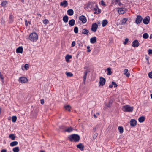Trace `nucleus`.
I'll list each match as a JSON object with an SVG mask.
<instances>
[{
	"instance_id": "nucleus-51",
	"label": "nucleus",
	"mask_w": 152,
	"mask_h": 152,
	"mask_svg": "<svg viewBox=\"0 0 152 152\" xmlns=\"http://www.w3.org/2000/svg\"><path fill=\"white\" fill-rule=\"evenodd\" d=\"M41 103L42 104H43L44 103V101L43 99H41Z\"/></svg>"
},
{
	"instance_id": "nucleus-57",
	"label": "nucleus",
	"mask_w": 152,
	"mask_h": 152,
	"mask_svg": "<svg viewBox=\"0 0 152 152\" xmlns=\"http://www.w3.org/2000/svg\"><path fill=\"white\" fill-rule=\"evenodd\" d=\"M94 116L95 118H97L96 115L95 114H94Z\"/></svg>"
},
{
	"instance_id": "nucleus-34",
	"label": "nucleus",
	"mask_w": 152,
	"mask_h": 152,
	"mask_svg": "<svg viewBox=\"0 0 152 152\" xmlns=\"http://www.w3.org/2000/svg\"><path fill=\"white\" fill-rule=\"evenodd\" d=\"M148 37V34L146 33L142 35V37L144 39H147Z\"/></svg>"
},
{
	"instance_id": "nucleus-38",
	"label": "nucleus",
	"mask_w": 152,
	"mask_h": 152,
	"mask_svg": "<svg viewBox=\"0 0 152 152\" xmlns=\"http://www.w3.org/2000/svg\"><path fill=\"white\" fill-rule=\"evenodd\" d=\"M66 74L68 77H72L73 76V74L70 72H66Z\"/></svg>"
},
{
	"instance_id": "nucleus-50",
	"label": "nucleus",
	"mask_w": 152,
	"mask_h": 152,
	"mask_svg": "<svg viewBox=\"0 0 152 152\" xmlns=\"http://www.w3.org/2000/svg\"><path fill=\"white\" fill-rule=\"evenodd\" d=\"M111 103L112 102H111V101H110L109 103L107 104V106L108 107H110V106L111 104Z\"/></svg>"
},
{
	"instance_id": "nucleus-18",
	"label": "nucleus",
	"mask_w": 152,
	"mask_h": 152,
	"mask_svg": "<svg viewBox=\"0 0 152 152\" xmlns=\"http://www.w3.org/2000/svg\"><path fill=\"white\" fill-rule=\"evenodd\" d=\"M75 24V20L73 19H72L70 20L69 22V24L71 26H73Z\"/></svg>"
},
{
	"instance_id": "nucleus-2",
	"label": "nucleus",
	"mask_w": 152,
	"mask_h": 152,
	"mask_svg": "<svg viewBox=\"0 0 152 152\" xmlns=\"http://www.w3.org/2000/svg\"><path fill=\"white\" fill-rule=\"evenodd\" d=\"M38 35L35 32H33L29 36V39L33 42L36 41L38 39Z\"/></svg>"
},
{
	"instance_id": "nucleus-53",
	"label": "nucleus",
	"mask_w": 152,
	"mask_h": 152,
	"mask_svg": "<svg viewBox=\"0 0 152 152\" xmlns=\"http://www.w3.org/2000/svg\"><path fill=\"white\" fill-rule=\"evenodd\" d=\"M118 5L120 6H121V5H123V4L120 3V0L119 2H118Z\"/></svg>"
},
{
	"instance_id": "nucleus-30",
	"label": "nucleus",
	"mask_w": 152,
	"mask_h": 152,
	"mask_svg": "<svg viewBox=\"0 0 152 152\" xmlns=\"http://www.w3.org/2000/svg\"><path fill=\"white\" fill-rule=\"evenodd\" d=\"M12 150L14 152H19V147H15L13 148Z\"/></svg>"
},
{
	"instance_id": "nucleus-26",
	"label": "nucleus",
	"mask_w": 152,
	"mask_h": 152,
	"mask_svg": "<svg viewBox=\"0 0 152 152\" xmlns=\"http://www.w3.org/2000/svg\"><path fill=\"white\" fill-rule=\"evenodd\" d=\"M145 118L143 116H141L138 119V121L140 123L143 122L145 120Z\"/></svg>"
},
{
	"instance_id": "nucleus-20",
	"label": "nucleus",
	"mask_w": 152,
	"mask_h": 152,
	"mask_svg": "<svg viewBox=\"0 0 152 152\" xmlns=\"http://www.w3.org/2000/svg\"><path fill=\"white\" fill-rule=\"evenodd\" d=\"M69 18L67 15H65L63 18V21L65 23L68 22Z\"/></svg>"
},
{
	"instance_id": "nucleus-13",
	"label": "nucleus",
	"mask_w": 152,
	"mask_h": 152,
	"mask_svg": "<svg viewBox=\"0 0 152 152\" xmlns=\"http://www.w3.org/2000/svg\"><path fill=\"white\" fill-rule=\"evenodd\" d=\"M128 72V70L127 69H125L123 71L124 74L127 77H129L130 76V74Z\"/></svg>"
},
{
	"instance_id": "nucleus-46",
	"label": "nucleus",
	"mask_w": 152,
	"mask_h": 152,
	"mask_svg": "<svg viewBox=\"0 0 152 152\" xmlns=\"http://www.w3.org/2000/svg\"><path fill=\"white\" fill-rule=\"evenodd\" d=\"M128 41H129V39L128 38H126L125 39V41L124 42V45L126 44L128 42Z\"/></svg>"
},
{
	"instance_id": "nucleus-43",
	"label": "nucleus",
	"mask_w": 152,
	"mask_h": 152,
	"mask_svg": "<svg viewBox=\"0 0 152 152\" xmlns=\"http://www.w3.org/2000/svg\"><path fill=\"white\" fill-rule=\"evenodd\" d=\"M98 134L97 133H96L94 134V135L93 136V139L94 140L95 139H96L97 136H98Z\"/></svg>"
},
{
	"instance_id": "nucleus-64",
	"label": "nucleus",
	"mask_w": 152,
	"mask_h": 152,
	"mask_svg": "<svg viewBox=\"0 0 152 152\" xmlns=\"http://www.w3.org/2000/svg\"><path fill=\"white\" fill-rule=\"evenodd\" d=\"M150 96L151 98L152 99V94H151Z\"/></svg>"
},
{
	"instance_id": "nucleus-62",
	"label": "nucleus",
	"mask_w": 152,
	"mask_h": 152,
	"mask_svg": "<svg viewBox=\"0 0 152 152\" xmlns=\"http://www.w3.org/2000/svg\"><path fill=\"white\" fill-rule=\"evenodd\" d=\"M96 114L98 115H99V113H96Z\"/></svg>"
},
{
	"instance_id": "nucleus-55",
	"label": "nucleus",
	"mask_w": 152,
	"mask_h": 152,
	"mask_svg": "<svg viewBox=\"0 0 152 152\" xmlns=\"http://www.w3.org/2000/svg\"><path fill=\"white\" fill-rule=\"evenodd\" d=\"M145 59H146L148 61V59H149V57H148V56L146 55V56Z\"/></svg>"
},
{
	"instance_id": "nucleus-58",
	"label": "nucleus",
	"mask_w": 152,
	"mask_h": 152,
	"mask_svg": "<svg viewBox=\"0 0 152 152\" xmlns=\"http://www.w3.org/2000/svg\"><path fill=\"white\" fill-rule=\"evenodd\" d=\"M90 48V47L89 46H88L87 47V49H89Z\"/></svg>"
},
{
	"instance_id": "nucleus-54",
	"label": "nucleus",
	"mask_w": 152,
	"mask_h": 152,
	"mask_svg": "<svg viewBox=\"0 0 152 152\" xmlns=\"http://www.w3.org/2000/svg\"><path fill=\"white\" fill-rule=\"evenodd\" d=\"M25 24L26 26H27L28 25L27 21L26 20L25 21Z\"/></svg>"
},
{
	"instance_id": "nucleus-9",
	"label": "nucleus",
	"mask_w": 152,
	"mask_h": 152,
	"mask_svg": "<svg viewBox=\"0 0 152 152\" xmlns=\"http://www.w3.org/2000/svg\"><path fill=\"white\" fill-rule=\"evenodd\" d=\"M79 19L83 23H86L87 21L85 17L83 15H82L80 16Z\"/></svg>"
},
{
	"instance_id": "nucleus-22",
	"label": "nucleus",
	"mask_w": 152,
	"mask_h": 152,
	"mask_svg": "<svg viewBox=\"0 0 152 152\" xmlns=\"http://www.w3.org/2000/svg\"><path fill=\"white\" fill-rule=\"evenodd\" d=\"M89 32L88 31L86 28H84L83 30L82 33L88 35V33Z\"/></svg>"
},
{
	"instance_id": "nucleus-28",
	"label": "nucleus",
	"mask_w": 152,
	"mask_h": 152,
	"mask_svg": "<svg viewBox=\"0 0 152 152\" xmlns=\"http://www.w3.org/2000/svg\"><path fill=\"white\" fill-rule=\"evenodd\" d=\"M120 0H112V4L114 5H116L119 2Z\"/></svg>"
},
{
	"instance_id": "nucleus-8",
	"label": "nucleus",
	"mask_w": 152,
	"mask_h": 152,
	"mask_svg": "<svg viewBox=\"0 0 152 152\" xmlns=\"http://www.w3.org/2000/svg\"><path fill=\"white\" fill-rule=\"evenodd\" d=\"M99 79V84L102 86H104L106 81L105 79L104 78L101 77H100Z\"/></svg>"
},
{
	"instance_id": "nucleus-35",
	"label": "nucleus",
	"mask_w": 152,
	"mask_h": 152,
	"mask_svg": "<svg viewBox=\"0 0 152 152\" xmlns=\"http://www.w3.org/2000/svg\"><path fill=\"white\" fill-rule=\"evenodd\" d=\"M128 19L126 18H124L121 21V24L123 25V24H124L127 21V20Z\"/></svg>"
},
{
	"instance_id": "nucleus-37",
	"label": "nucleus",
	"mask_w": 152,
	"mask_h": 152,
	"mask_svg": "<svg viewBox=\"0 0 152 152\" xmlns=\"http://www.w3.org/2000/svg\"><path fill=\"white\" fill-rule=\"evenodd\" d=\"M64 107L66 110H68V111H70V109L71 108V107L69 105H67Z\"/></svg>"
},
{
	"instance_id": "nucleus-5",
	"label": "nucleus",
	"mask_w": 152,
	"mask_h": 152,
	"mask_svg": "<svg viewBox=\"0 0 152 152\" xmlns=\"http://www.w3.org/2000/svg\"><path fill=\"white\" fill-rule=\"evenodd\" d=\"M98 27V25L96 23H93L92 25L91 29L94 32H96Z\"/></svg>"
},
{
	"instance_id": "nucleus-14",
	"label": "nucleus",
	"mask_w": 152,
	"mask_h": 152,
	"mask_svg": "<svg viewBox=\"0 0 152 152\" xmlns=\"http://www.w3.org/2000/svg\"><path fill=\"white\" fill-rule=\"evenodd\" d=\"M88 72V71L87 70H86L85 72H84V75L83 76V83L85 84L86 83V77L87 75V73Z\"/></svg>"
},
{
	"instance_id": "nucleus-45",
	"label": "nucleus",
	"mask_w": 152,
	"mask_h": 152,
	"mask_svg": "<svg viewBox=\"0 0 152 152\" xmlns=\"http://www.w3.org/2000/svg\"><path fill=\"white\" fill-rule=\"evenodd\" d=\"M149 77L151 79L152 78V72H151L148 73Z\"/></svg>"
},
{
	"instance_id": "nucleus-56",
	"label": "nucleus",
	"mask_w": 152,
	"mask_h": 152,
	"mask_svg": "<svg viewBox=\"0 0 152 152\" xmlns=\"http://www.w3.org/2000/svg\"><path fill=\"white\" fill-rule=\"evenodd\" d=\"M113 85H112V84L110 85L109 86V87L110 88H112L113 87Z\"/></svg>"
},
{
	"instance_id": "nucleus-6",
	"label": "nucleus",
	"mask_w": 152,
	"mask_h": 152,
	"mask_svg": "<svg viewBox=\"0 0 152 152\" xmlns=\"http://www.w3.org/2000/svg\"><path fill=\"white\" fill-rule=\"evenodd\" d=\"M150 20L149 16H147L142 20L143 22L145 24H148L149 23Z\"/></svg>"
},
{
	"instance_id": "nucleus-12",
	"label": "nucleus",
	"mask_w": 152,
	"mask_h": 152,
	"mask_svg": "<svg viewBox=\"0 0 152 152\" xmlns=\"http://www.w3.org/2000/svg\"><path fill=\"white\" fill-rule=\"evenodd\" d=\"M23 48L22 47H19L17 48L16 50V52L17 53H22L23 52Z\"/></svg>"
},
{
	"instance_id": "nucleus-49",
	"label": "nucleus",
	"mask_w": 152,
	"mask_h": 152,
	"mask_svg": "<svg viewBox=\"0 0 152 152\" xmlns=\"http://www.w3.org/2000/svg\"><path fill=\"white\" fill-rule=\"evenodd\" d=\"M75 41H73L72 42V47H73L75 46Z\"/></svg>"
},
{
	"instance_id": "nucleus-29",
	"label": "nucleus",
	"mask_w": 152,
	"mask_h": 152,
	"mask_svg": "<svg viewBox=\"0 0 152 152\" xmlns=\"http://www.w3.org/2000/svg\"><path fill=\"white\" fill-rule=\"evenodd\" d=\"M9 137L12 139V140H15V136L14 134H11L9 135Z\"/></svg>"
},
{
	"instance_id": "nucleus-63",
	"label": "nucleus",
	"mask_w": 152,
	"mask_h": 152,
	"mask_svg": "<svg viewBox=\"0 0 152 152\" xmlns=\"http://www.w3.org/2000/svg\"><path fill=\"white\" fill-rule=\"evenodd\" d=\"M38 15H39L40 16V17H41V15L40 14H38Z\"/></svg>"
},
{
	"instance_id": "nucleus-27",
	"label": "nucleus",
	"mask_w": 152,
	"mask_h": 152,
	"mask_svg": "<svg viewBox=\"0 0 152 152\" xmlns=\"http://www.w3.org/2000/svg\"><path fill=\"white\" fill-rule=\"evenodd\" d=\"M72 58L71 55H67L65 57V59L66 61L68 62L69 59Z\"/></svg>"
},
{
	"instance_id": "nucleus-24",
	"label": "nucleus",
	"mask_w": 152,
	"mask_h": 152,
	"mask_svg": "<svg viewBox=\"0 0 152 152\" xmlns=\"http://www.w3.org/2000/svg\"><path fill=\"white\" fill-rule=\"evenodd\" d=\"M73 130V129L71 127H70L67 128H66L65 130V131L68 132H72Z\"/></svg>"
},
{
	"instance_id": "nucleus-61",
	"label": "nucleus",
	"mask_w": 152,
	"mask_h": 152,
	"mask_svg": "<svg viewBox=\"0 0 152 152\" xmlns=\"http://www.w3.org/2000/svg\"><path fill=\"white\" fill-rule=\"evenodd\" d=\"M96 128H94L93 129V131L94 132H95V131H96Z\"/></svg>"
},
{
	"instance_id": "nucleus-3",
	"label": "nucleus",
	"mask_w": 152,
	"mask_h": 152,
	"mask_svg": "<svg viewBox=\"0 0 152 152\" xmlns=\"http://www.w3.org/2000/svg\"><path fill=\"white\" fill-rule=\"evenodd\" d=\"M134 107L128 105H126L122 106V110L125 112H131L133 111Z\"/></svg>"
},
{
	"instance_id": "nucleus-21",
	"label": "nucleus",
	"mask_w": 152,
	"mask_h": 152,
	"mask_svg": "<svg viewBox=\"0 0 152 152\" xmlns=\"http://www.w3.org/2000/svg\"><path fill=\"white\" fill-rule=\"evenodd\" d=\"M67 13L69 15L72 16L74 14V12L72 10L69 9L67 10Z\"/></svg>"
},
{
	"instance_id": "nucleus-36",
	"label": "nucleus",
	"mask_w": 152,
	"mask_h": 152,
	"mask_svg": "<svg viewBox=\"0 0 152 152\" xmlns=\"http://www.w3.org/2000/svg\"><path fill=\"white\" fill-rule=\"evenodd\" d=\"M12 121L13 122H15L17 120V117L15 116H13L12 117Z\"/></svg>"
},
{
	"instance_id": "nucleus-44",
	"label": "nucleus",
	"mask_w": 152,
	"mask_h": 152,
	"mask_svg": "<svg viewBox=\"0 0 152 152\" xmlns=\"http://www.w3.org/2000/svg\"><path fill=\"white\" fill-rule=\"evenodd\" d=\"M48 20L47 19H45L44 21H43V23L45 24H46L48 23Z\"/></svg>"
},
{
	"instance_id": "nucleus-23",
	"label": "nucleus",
	"mask_w": 152,
	"mask_h": 152,
	"mask_svg": "<svg viewBox=\"0 0 152 152\" xmlns=\"http://www.w3.org/2000/svg\"><path fill=\"white\" fill-rule=\"evenodd\" d=\"M18 144V142L16 141H13L10 143V145L13 147L16 145Z\"/></svg>"
},
{
	"instance_id": "nucleus-25",
	"label": "nucleus",
	"mask_w": 152,
	"mask_h": 152,
	"mask_svg": "<svg viewBox=\"0 0 152 152\" xmlns=\"http://www.w3.org/2000/svg\"><path fill=\"white\" fill-rule=\"evenodd\" d=\"M108 23V21L106 20H104L102 21V26L104 27Z\"/></svg>"
},
{
	"instance_id": "nucleus-10",
	"label": "nucleus",
	"mask_w": 152,
	"mask_h": 152,
	"mask_svg": "<svg viewBox=\"0 0 152 152\" xmlns=\"http://www.w3.org/2000/svg\"><path fill=\"white\" fill-rule=\"evenodd\" d=\"M139 45V43L137 40H135L132 42V46L133 47H137Z\"/></svg>"
},
{
	"instance_id": "nucleus-31",
	"label": "nucleus",
	"mask_w": 152,
	"mask_h": 152,
	"mask_svg": "<svg viewBox=\"0 0 152 152\" xmlns=\"http://www.w3.org/2000/svg\"><path fill=\"white\" fill-rule=\"evenodd\" d=\"M107 71L108 72L107 73V75H110L112 74V72H111V69L110 68H108L107 69Z\"/></svg>"
},
{
	"instance_id": "nucleus-59",
	"label": "nucleus",
	"mask_w": 152,
	"mask_h": 152,
	"mask_svg": "<svg viewBox=\"0 0 152 152\" xmlns=\"http://www.w3.org/2000/svg\"><path fill=\"white\" fill-rule=\"evenodd\" d=\"M91 50L90 49H88V50L87 51V52H91Z\"/></svg>"
},
{
	"instance_id": "nucleus-52",
	"label": "nucleus",
	"mask_w": 152,
	"mask_h": 152,
	"mask_svg": "<svg viewBox=\"0 0 152 152\" xmlns=\"http://www.w3.org/2000/svg\"><path fill=\"white\" fill-rule=\"evenodd\" d=\"M1 152H7V150L5 149H3L1 150Z\"/></svg>"
},
{
	"instance_id": "nucleus-1",
	"label": "nucleus",
	"mask_w": 152,
	"mask_h": 152,
	"mask_svg": "<svg viewBox=\"0 0 152 152\" xmlns=\"http://www.w3.org/2000/svg\"><path fill=\"white\" fill-rule=\"evenodd\" d=\"M68 138L69 140L70 141L77 142L79 140L80 137V136L77 134H73L69 135L68 136Z\"/></svg>"
},
{
	"instance_id": "nucleus-60",
	"label": "nucleus",
	"mask_w": 152,
	"mask_h": 152,
	"mask_svg": "<svg viewBox=\"0 0 152 152\" xmlns=\"http://www.w3.org/2000/svg\"><path fill=\"white\" fill-rule=\"evenodd\" d=\"M149 38L150 39L152 38V34L150 35Z\"/></svg>"
},
{
	"instance_id": "nucleus-16",
	"label": "nucleus",
	"mask_w": 152,
	"mask_h": 152,
	"mask_svg": "<svg viewBox=\"0 0 152 152\" xmlns=\"http://www.w3.org/2000/svg\"><path fill=\"white\" fill-rule=\"evenodd\" d=\"M118 11L119 14H123L125 12L124 8H118Z\"/></svg>"
},
{
	"instance_id": "nucleus-48",
	"label": "nucleus",
	"mask_w": 152,
	"mask_h": 152,
	"mask_svg": "<svg viewBox=\"0 0 152 152\" xmlns=\"http://www.w3.org/2000/svg\"><path fill=\"white\" fill-rule=\"evenodd\" d=\"M101 4L102 5V6H106V4H105L104 3V1H103V0H102L101 1Z\"/></svg>"
},
{
	"instance_id": "nucleus-41",
	"label": "nucleus",
	"mask_w": 152,
	"mask_h": 152,
	"mask_svg": "<svg viewBox=\"0 0 152 152\" xmlns=\"http://www.w3.org/2000/svg\"><path fill=\"white\" fill-rule=\"evenodd\" d=\"M24 67L26 70H27L29 67V66L28 64H26L25 65Z\"/></svg>"
},
{
	"instance_id": "nucleus-47",
	"label": "nucleus",
	"mask_w": 152,
	"mask_h": 152,
	"mask_svg": "<svg viewBox=\"0 0 152 152\" xmlns=\"http://www.w3.org/2000/svg\"><path fill=\"white\" fill-rule=\"evenodd\" d=\"M148 53L149 54H151L152 53V50L149 49L148 50Z\"/></svg>"
},
{
	"instance_id": "nucleus-39",
	"label": "nucleus",
	"mask_w": 152,
	"mask_h": 152,
	"mask_svg": "<svg viewBox=\"0 0 152 152\" xmlns=\"http://www.w3.org/2000/svg\"><path fill=\"white\" fill-rule=\"evenodd\" d=\"M7 4V1H3L2 2L1 5L2 6H4L6 5Z\"/></svg>"
},
{
	"instance_id": "nucleus-17",
	"label": "nucleus",
	"mask_w": 152,
	"mask_h": 152,
	"mask_svg": "<svg viewBox=\"0 0 152 152\" xmlns=\"http://www.w3.org/2000/svg\"><path fill=\"white\" fill-rule=\"evenodd\" d=\"M90 41L91 43L94 44L96 42V38L95 37L91 38L90 39Z\"/></svg>"
},
{
	"instance_id": "nucleus-19",
	"label": "nucleus",
	"mask_w": 152,
	"mask_h": 152,
	"mask_svg": "<svg viewBox=\"0 0 152 152\" xmlns=\"http://www.w3.org/2000/svg\"><path fill=\"white\" fill-rule=\"evenodd\" d=\"M77 147L80 149L81 151H83V150L84 146L82 145V143H80L77 145Z\"/></svg>"
},
{
	"instance_id": "nucleus-7",
	"label": "nucleus",
	"mask_w": 152,
	"mask_h": 152,
	"mask_svg": "<svg viewBox=\"0 0 152 152\" xmlns=\"http://www.w3.org/2000/svg\"><path fill=\"white\" fill-rule=\"evenodd\" d=\"M142 18L140 15H138L136 19L135 22L137 24L140 23L142 20Z\"/></svg>"
},
{
	"instance_id": "nucleus-40",
	"label": "nucleus",
	"mask_w": 152,
	"mask_h": 152,
	"mask_svg": "<svg viewBox=\"0 0 152 152\" xmlns=\"http://www.w3.org/2000/svg\"><path fill=\"white\" fill-rule=\"evenodd\" d=\"M78 28L77 27H75L74 28V32L76 33L77 34L78 32Z\"/></svg>"
},
{
	"instance_id": "nucleus-42",
	"label": "nucleus",
	"mask_w": 152,
	"mask_h": 152,
	"mask_svg": "<svg viewBox=\"0 0 152 152\" xmlns=\"http://www.w3.org/2000/svg\"><path fill=\"white\" fill-rule=\"evenodd\" d=\"M112 85L113 86H114V87H117L118 86L116 83L113 81H112Z\"/></svg>"
},
{
	"instance_id": "nucleus-32",
	"label": "nucleus",
	"mask_w": 152,
	"mask_h": 152,
	"mask_svg": "<svg viewBox=\"0 0 152 152\" xmlns=\"http://www.w3.org/2000/svg\"><path fill=\"white\" fill-rule=\"evenodd\" d=\"M13 17L12 16V15H10V17H9V22L10 23H11L13 22Z\"/></svg>"
},
{
	"instance_id": "nucleus-11",
	"label": "nucleus",
	"mask_w": 152,
	"mask_h": 152,
	"mask_svg": "<svg viewBox=\"0 0 152 152\" xmlns=\"http://www.w3.org/2000/svg\"><path fill=\"white\" fill-rule=\"evenodd\" d=\"M130 126L132 127L135 126L136 125L137 121L134 119H131L130 122Z\"/></svg>"
},
{
	"instance_id": "nucleus-33",
	"label": "nucleus",
	"mask_w": 152,
	"mask_h": 152,
	"mask_svg": "<svg viewBox=\"0 0 152 152\" xmlns=\"http://www.w3.org/2000/svg\"><path fill=\"white\" fill-rule=\"evenodd\" d=\"M118 129L121 133H122L123 132V128L122 126H119Z\"/></svg>"
},
{
	"instance_id": "nucleus-4",
	"label": "nucleus",
	"mask_w": 152,
	"mask_h": 152,
	"mask_svg": "<svg viewBox=\"0 0 152 152\" xmlns=\"http://www.w3.org/2000/svg\"><path fill=\"white\" fill-rule=\"evenodd\" d=\"M18 81L22 83H25L27 82L28 80L25 77H21L19 78Z\"/></svg>"
},
{
	"instance_id": "nucleus-15",
	"label": "nucleus",
	"mask_w": 152,
	"mask_h": 152,
	"mask_svg": "<svg viewBox=\"0 0 152 152\" xmlns=\"http://www.w3.org/2000/svg\"><path fill=\"white\" fill-rule=\"evenodd\" d=\"M68 4L67 1L66 0H64L63 1L60 3V6H64V7H66Z\"/></svg>"
}]
</instances>
